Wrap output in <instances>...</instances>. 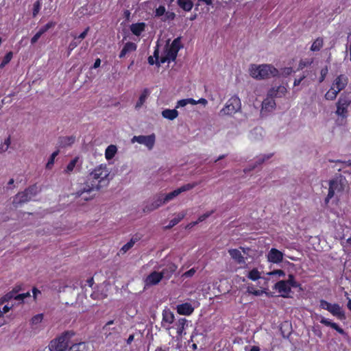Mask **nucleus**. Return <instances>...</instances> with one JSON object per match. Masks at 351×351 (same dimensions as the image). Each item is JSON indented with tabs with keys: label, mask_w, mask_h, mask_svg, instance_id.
I'll list each match as a JSON object with an SVG mask.
<instances>
[{
	"label": "nucleus",
	"mask_w": 351,
	"mask_h": 351,
	"mask_svg": "<svg viewBox=\"0 0 351 351\" xmlns=\"http://www.w3.org/2000/svg\"><path fill=\"white\" fill-rule=\"evenodd\" d=\"M112 178L110 170L106 164L95 167L89 173L86 183L75 193L76 197H81L84 200L92 199L90 193L94 190H99L107 186Z\"/></svg>",
	"instance_id": "f257e3e1"
},
{
	"label": "nucleus",
	"mask_w": 351,
	"mask_h": 351,
	"mask_svg": "<svg viewBox=\"0 0 351 351\" xmlns=\"http://www.w3.org/2000/svg\"><path fill=\"white\" fill-rule=\"evenodd\" d=\"M249 73L251 77L256 80L267 79L278 75V71L271 64H252L249 67Z\"/></svg>",
	"instance_id": "f03ea898"
},
{
	"label": "nucleus",
	"mask_w": 351,
	"mask_h": 351,
	"mask_svg": "<svg viewBox=\"0 0 351 351\" xmlns=\"http://www.w3.org/2000/svg\"><path fill=\"white\" fill-rule=\"evenodd\" d=\"M181 47L180 37H178L174 39L171 44H169L168 42L165 46L163 52L160 58L159 64H164L165 62L174 61Z\"/></svg>",
	"instance_id": "7ed1b4c3"
},
{
	"label": "nucleus",
	"mask_w": 351,
	"mask_h": 351,
	"mask_svg": "<svg viewBox=\"0 0 351 351\" xmlns=\"http://www.w3.org/2000/svg\"><path fill=\"white\" fill-rule=\"evenodd\" d=\"M73 335L71 332H66L58 338L52 340L49 345L50 351H66L68 350L70 339Z\"/></svg>",
	"instance_id": "20e7f679"
},
{
	"label": "nucleus",
	"mask_w": 351,
	"mask_h": 351,
	"mask_svg": "<svg viewBox=\"0 0 351 351\" xmlns=\"http://www.w3.org/2000/svg\"><path fill=\"white\" fill-rule=\"evenodd\" d=\"M300 285L295 280L292 274L289 275L287 280H280L276 283L274 288L281 296L287 298L291 292V288L298 287Z\"/></svg>",
	"instance_id": "39448f33"
},
{
	"label": "nucleus",
	"mask_w": 351,
	"mask_h": 351,
	"mask_svg": "<svg viewBox=\"0 0 351 351\" xmlns=\"http://www.w3.org/2000/svg\"><path fill=\"white\" fill-rule=\"evenodd\" d=\"M345 186V180L343 179H334L330 181L328 193L325 199V203L328 204L330 199L335 196L339 197L342 194Z\"/></svg>",
	"instance_id": "423d86ee"
},
{
	"label": "nucleus",
	"mask_w": 351,
	"mask_h": 351,
	"mask_svg": "<svg viewBox=\"0 0 351 351\" xmlns=\"http://www.w3.org/2000/svg\"><path fill=\"white\" fill-rule=\"evenodd\" d=\"M241 108V102L237 95L231 97L226 103L224 107L220 110L221 115H232Z\"/></svg>",
	"instance_id": "0eeeda50"
},
{
	"label": "nucleus",
	"mask_w": 351,
	"mask_h": 351,
	"mask_svg": "<svg viewBox=\"0 0 351 351\" xmlns=\"http://www.w3.org/2000/svg\"><path fill=\"white\" fill-rule=\"evenodd\" d=\"M197 184H198L197 182L189 183V184L182 185V186L179 187L178 189L174 190L167 194L163 195V199L165 200V204L168 203L169 202H170L172 199H173L174 198H176L180 193L193 189Z\"/></svg>",
	"instance_id": "6e6552de"
},
{
	"label": "nucleus",
	"mask_w": 351,
	"mask_h": 351,
	"mask_svg": "<svg viewBox=\"0 0 351 351\" xmlns=\"http://www.w3.org/2000/svg\"><path fill=\"white\" fill-rule=\"evenodd\" d=\"M163 204H165L163 199V194H158L146 203L143 210L145 213H149L157 209Z\"/></svg>",
	"instance_id": "1a4fd4ad"
},
{
	"label": "nucleus",
	"mask_w": 351,
	"mask_h": 351,
	"mask_svg": "<svg viewBox=\"0 0 351 351\" xmlns=\"http://www.w3.org/2000/svg\"><path fill=\"white\" fill-rule=\"evenodd\" d=\"M155 141H156V136L154 134L148 135V136H144V135L134 136L131 139V141L132 143L136 142L139 144L144 145L149 150H151L154 147V144H155Z\"/></svg>",
	"instance_id": "9d476101"
},
{
	"label": "nucleus",
	"mask_w": 351,
	"mask_h": 351,
	"mask_svg": "<svg viewBox=\"0 0 351 351\" xmlns=\"http://www.w3.org/2000/svg\"><path fill=\"white\" fill-rule=\"evenodd\" d=\"M351 100L346 96H341L337 103L336 114L339 117L345 118L347 117L348 108L350 106Z\"/></svg>",
	"instance_id": "9b49d317"
},
{
	"label": "nucleus",
	"mask_w": 351,
	"mask_h": 351,
	"mask_svg": "<svg viewBox=\"0 0 351 351\" xmlns=\"http://www.w3.org/2000/svg\"><path fill=\"white\" fill-rule=\"evenodd\" d=\"M284 254L276 248H271L267 254L269 262L272 263H280L283 260Z\"/></svg>",
	"instance_id": "f8f14e48"
},
{
	"label": "nucleus",
	"mask_w": 351,
	"mask_h": 351,
	"mask_svg": "<svg viewBox=\"0 0 351 351\" xmlns=\"http://www.w3.org/2000/svg\"><path fill=\"white\" fill-rule=\"evenodd\" d=\"M118 322H115L114 320L108 321L102 328L103 332L104 335L108 337L113 334H119V330L121 329V326L119 327L114 326L111 327L112 325L117 324Z\"/></svg>",
	"instance_id": "ddd939ff"
},
{
	"label": "nucleus",
	"mask_w": 351,
	"mask_h": 351,
	"mask_svg": "<svg viewBox=\"0 0 351 351\" xmlns=\"http://www.w3.org/2000/svg\"><path fill=\"white\" fill-rule=\"evenodd\" d=\"M161 275L159 271H154L151 272L145 279V285L150 287L158 284L162 280Z\"/></svg>",
	"instance_id": "4468645a"
},
{
	"label": "nucleus",
	"mask_w": 351,
	"mask_h": 351,
	"mask_svg": "<svg viewBox=\"0 0 351 351\" xmlns=\"http://www.w3.org/2000/svg\"><path fill=\"white\" fill-rule=\"evenodd\" d=\"M348 83V78L344 75H340L335 78L331 87L337 90L339 93L342 90Z\"/></svg>",
	"instance_id": "2eb2a0df"
},
{
	"label": "nucleus",
	"mask_w": 351,
	"mask_h": 351,
	"mask_svg": "<svg viewBox=\"0 0 351 351\" xmlns=\"http://www.w3.org/2000/svg\"><path fill=\"white\" fill-rule=\"evenodd\" d=\"M174 321V315L173 313L169 309H165L162 312V325L163 327H165L166 329L169 330L171 327L169 326Z\"/></svg>",
	"instance_id": "dca6fc26"
},
{
	"label": "nucleus",
	"mask_w": 351,
	"mask_h": 351,
	"mask_svg": "<svg viewBox=\"0 0 351 351\" xmlns=\"http://www.w3.org/2000/svg\"><path fill=\"white\" fill-rule=\"evenodd\" d=\"M189 322L185 318H180L176 322L173 327L176 329L178 336L182 337L186 334L184 331L188 327Z\"/></svg>",
	"instance_id": "f3484780"
},
{
	"label": "nucleus",
	"mask_w": 351,
	"mask_h": 351,
	"mask_svg": "<svg viewBox=\"0 0 351 351\" xmlns=\"http://www.w3.org/2000/svg\"><path fill=\"white\" fill-rule=\"evenodd\" d=\"M177 266L173 263H169L160 271L162 278L169 279L172 274L176 271Z\"/></svg>",
	"instance_id": "a211bd4d"
},
{
	"label": "nucleus",
	"mask_w": 351,
	"mask_h": 351,
	"mask_svg": "<svg viewBox=\"0 0 351 351\" xmlns=\"http://www.w3.org/2000/svg\"><path fill=\"white\" fill-rule=\"evenodd\" d=\"M176 310L180 315H190L194 311V307L190 303L186 302L177 305Z\"/></svg>",
	"instance_id": "6ab92c4d"
},
{
	"label": "nucleus",
	"mask_w": 351,
	"mask_h": 351,
	"mask_svg": "<svg viewBox=\"0 0 351 351\" xmlns=\"http://www.w3.org/2000/svg\"><path fill=\"white\" fill-rule=\"evenodd\" d=\"M276 103L274 98L271 96L267 97L263 100L262 103V112H269L275 109Z\"/></svg>",
	"instance_id": "aec40b11"
},
{
	"label": "nucleus",
	"mask_w": 351,
	"mask_h": 351,
	"mask_svg": "<svg viewBox=\"0 0 351 351\" xmlns=\"http://www.w3.org/2000/svg\"><path fill=\"white\" fill-rule=\"evenodd\" d=\"M228 253L231 258L238 264L244 265L245 259L242 254L241 252L237 249H230Z\"/></svg>",
	"instance_id": "412c9836"
},
{
	"label": "nucleus",
	"mask_w": 351,
	"mask_h": 351,
	"mask_svg": "<svg viewBox=\"0 0 351 351\" xmlns=\"http://www.w3.org/2000/svg\"><path fill=\"white\" fill-rule=\"evenodd\" d=\"M333 316L337 317L338 319L342 320L345 319V313L338 304H332L329 311Z\"/></svg>",
	"instance_id": "4be33fe9"
},
{
	"label": "nucleus",
	"mask_w": 351,
	"mask_h": 351,
	"mask_svg": "<svg viewBox=\"0 0 351 351\" xmlns=\"http://www.w3.org/2000/svg\"><path fill=\"white\" fill-rule=\"evenodd\" d=\"M287 88L284 86H278L271 88L268 91V95L274 97H282L285 95Z\"/></svg>",
	"instance_id": "5701e85b"
},
{
	"label": "nucleus",
	"mask_w": 351,
	"mask_h": 351,
	"mask_svg": "<svg viewBox=\"0 0 351 351\" xmlns=\"http://www.w3.org/2000/svg\"><path fill=\"white\" fill-rule=\"evenodd\" d=\"M27 192L25 191L21 193H19L14 198L13 204L16 206L20 204L25 203L30 199H32V196H29L27 194Z\"/></svg>",
	"instance_id": "b1692460"
},
{
	"label": "nucleus",
	"mask_w": 351,
	"mask_h": 351,
	"mask_svg": "<svg viewBox=\"0 0 351 351\" xmlns=\"http://www.w3.org/2000/svg\"><path fill=\"white\" fill-rule=\"evenodd\" d=\"M16 291L13 290L12 291L7 293L4 296L3 300L7 301L12 298H14L16 300L23 301L25 298L30 296V294L29 292H27L25 293L18 294V295H16Z\"/></svg>",
	"instance_id": "393cba45"
},
{
	"label": "nucleus",
	"mask_w": 351,
	"mask_h": 351,
	"mask_svg": "<svg viewBox=\"0 0 351 351\" xmlns=\"http://www.w3.org/2000/svg\"><path fill=\"white\" fill-rule=\"evenodd\" d=\"M320 323L326 326H330L332 328H333L334 330H335L337 332H338L339 334L341 335H344L345 334V332L344 330L340 328L337 324L335 323V322H332L330 319H327V318H325L324 317H321V319H320Z\"/></svg>",
	"instance_id": "a878e982"
},
{
	"label": "nucleus",
	"mask_w": 351,
	"mask_h": 351,
	"mask_svg": "<svg viewBox=\"0 0 351 351\" xmlns=\"http://www.w3.org/2000/svg\"><path fill=\"white\" fill-rule=\"evenodd\" d=\"M137 46L134 43L128 42L120 52L119 58H123L127 53L136 50Z\"/></svg>",
	"instance_id": "bb28decb"
},
{
	"label": "nucleus",
	"mask_w": 351,
	"mask_h": 351,
	"mask_svg": "<svg viewBox=\"0 0 351 351\" xmlns=\"http://www.w3.org/2000/svg\"><path fill=\"white\" fill-rule=\"evenodd\" d=\"M161 114L163 118L173 121L178 117V112L176 109H165L162 111Z\"/></svg>",
	"instance_id": "cd10ccee"
},
{
	"label": "nucleus",
	"mask_w": 351,
	"mask_h": 351,
	"mask_svg": "<svg viewBox=\"0 0 351 351\" xmlns=\"http://www.w3.org/2000/svg\"><path fill=\"white\" fill-rule=\"evenodd\" d=\"M150 95V90L148 88H145L143 90L137 103L136 104L135 108L138 110L141 108V106L144 104L146 99Z\"/></svg>",
	"instance_id": "c85d7f7f"
},
{
	"label": "nucleus",
	"mask_w": 351,
	"mask_h": 351,
	"mask_svg": "<svg viewBox=\"0 0 351 351\" xmlns=\"http://www.w3.org/2000/svg\"><path fill=\"white\" fill-rule=\"evenodd\" d=\"M145 23H133L130 25V30L133 34L136 36H140L141 33L145 30Z\"/></svg>",
	"instance_id": "c756f323"
},
{
	"label": "nucleus",
	"mask_w": 351,
	"mask_h": 351,
	"mask_svg": "<svg viewBox=\"0 0 351 351\" xmlns=\"http://www.w3.org/2000/svg\"><path fill=\"white\" fill-rule=\"evenodd\" d=\"M186 215L184 211L180 212L177 214L176 217L172 219L169 223L165 227L166 229H170L178 224Z\"/></svg>",
	"instance_id": "7c9ffc66"
},
{
	"label": "nucleus",
	"mask_w": 351,
	"mask_h": 351,
	"mask_svg": "<svg viewBox=\"0 0 351 351\" xmlns=\"http://www.w3.org/2000/svg\"><path fill=\"white\" fill-rule=\"evenodd\" d=\"M117 152V147L114 145H110L107 147L105 151V157L109 160L114 158L116 153Z\"/></svg>",
	"instance_id": "2f4dec72"
},
{
	"label": "nucleus",
	"mask_w": 351,
	"mask_h": 351,
	"mask_svg": "<svg viewBox=\"0 0 351 351\" xmlns=\"http://www.w3.org/2000/svg\"><path fill=\"white\" fill-rule=\"evenodd\" d=\"M272 154H263L257 156L250 169H255L258 165L263 164L265 161L269 160Z\"/></svg>",
	"instance_id": "473e14b6"
},
{
	"label": "nucleus",
	"mask_w": 351,
	"mask_h": 351,
	"mask_svg": "<svg viewBox=\"0 0 351 351\" xmlns=\"http://www.w3.org/2000/svg\"><path fill=\"white\" fill-rule=\"evenodd\" d=\"M178 5L185 11L191 10L193 3L191 0H177Z\"/></svg>",
	"instance_id": "72a5a7b5"
},
{
	"label": "nucleus",
	"mask_w": 351,
	"mask_h": 351,
	"mask_svg": "<svg viewBox=\"0 0 351 351\" xmlns=\"http://www.w3.org/2000/svg\"><path fill=\"white\" fill-rule=\"evenodd\" d=\"M66 351H87V346L84 342L74 343Z\"/></svg>",
	"instance_id": "f704fd0d"
},
{
	"label": "nucleus",
	"mask_w": 351,
	"mask_h": 351,
	"mask_svg": "<svg viewBox=\"0 0 351 351\" xmlns=\"http://www.w3.org/2000/svg\"><path fill=\"white\" fill-rule=\"evenodd\" d=\"M139 240V238L138 237H132L130 241H128L127 243H125L121 249V252L123 253H125L128 252L130 249H131L134 245Z\"/></svg>",
	"instance_id": "c9c22d12"
},
{
	"label": "nucleus",
	"mask_w": 351,
	"mask_h": 351,
	"mask_svg": "<svg viewBox=\"0 0 351 351\" xmlns=\"http://www.w3.org/2000/svg\"><path fill=\"white\" fill-rule=\"evenodd\" d=\"M11 145V137L8 136L0 145V154L7 152Z\"/></svg>",
	"instance_id": "e433bc0d"
},
{
	"label": "nucleus",
	"mask_w": 351,
	"mask_h": 351,
	"mask_svg": "<svg viewBox=\"0 0 351 351\" xmlns=\"http://www.w3.org/2000/svg\"><path fill=\"white\" fill-rule=\"evenodd\" d=\"M324 41L322 38H317L312 44L311 47V51H318L323 47Z\"/></svg>",
	"instance_id": "4c0bfd02"
},
{
	"label": "nucleus",
	"mask_w": 351,
	"mask_h": 351,
	"mask_svg": "<svg viewBox=\"0 0 351 351\" xmlns=\"http://www.w3.org/2000/svg\"><path fill=\"white\" fill-rule=\"evenodd\" d=\"M158 59H159V52H158V49H156L154 52V56H149L148 58V62L151 65H153L155 63L156 64L160 65V64H159L160 60L158 61Z\"/></svg>",
	"instance_id": "58836bf2"
},
{
	"label": "nucleus",
	"mask_w": 351,
	"mask_h": 351,
	"mask_svg": "<svg viewBox=\"0 0 351 351\" xmlns=\"http://www.w3.org/2000/svg\"><path fill=\"white\" fill-rule=\"evenodd\" d=\"M338 93L339 92L337 90L330 87V90L325 94V98L327 100H334L337 97Z\"/></svg>",
	"instance_id": "ea45409f"
},
{
	"label": "nucleus",
	"mask_w": 351,
	"mask_h": 351,
	"mask_svg": "<svg viewBox=\"0 0 351 351\" xmlns=\"http://www.w3.org/2000/svg\"><path fill=\"white\" fill-rule=\"evenodd\" d=\"M186 102H187V105L188 104L196 105V104H199L206 106L208 104L207 100L204 98H201L198 100H195L194 99H192V98H188V99H186Z\"/></svg>",
	"instance_id": "a19ab883"
},
{
	"label": "nucleus",
	"mask_w": 351,
	"mask_h": 351,
	"mask_svg": "<svg viewBox=\"0 0 351 351\" xmlns=\"http://www.w3.org/2000/svg\"><path fill=\"white\" fill-rule=\"evenodd\" d=\"M247 278L252 280L255 281L261 278V274L257 269H253L250 271H249L247 274Z\"/></svg>",
	"instance_id": "79ce46f5"
},
{
	"label": "nucleus",
	"mask_w": 351,
	"mask_h": 351,
	"mask_svg": "<svg viewBox=\"0 0 351 351\" xmlns=\"http://www.w3.org/2000/svg\"><path fill=\"white\" fill-rule=\"evenodd\" d=\"M43 319V314H37L31 319V325L32 326H36L38 324L41 323Z\"/></svg>",
	"instance_id": "37998d69"
},
{
	"label": "nucleus",
	"mask_w": 351,
	"mask_h": 351,
	"mask_svg": "<svg viewBox=\"0 0 351 351\" xmlns=\"http://www.w3.org/2000/svg\"><path fill=\"white\" fill-rule=\"evenodd\" d=\"M13 57V53L10 51L6 53L1 63L0 64V69H3L6 64H8Z\"/></svg>",
	"instance_id": "c03bdc74"
},
{
	"label": "nucleus",
	"mask_w": 351,
	"mask_h": 351,
	"mask_svg": "<svg viewBox=\"0 0 351 351\" xmlns=\"http://www.w3.org/2000/svg\"><path fill=\"white\" fill-rule=\"evenodd\" d=\"M78 157H75L73 160H71L69 163L67 165L66 168L65 169L66 173H69L74 169L77 161Z\"/></svg>",
	"instance_id": "a18cd8bd"
},
{
	"label": "nucleus",
	"mask_w": 351,
	"mask_h": 351,
	"mask_svg": "<svg viewBox=\"0 0 351 351\" xmlns=\"http://www.w3.org/2000/svg\"><path fill=\"white\" fill-rule=\"evenodd\" d=\"M247 293L252 294L256 296H260L264 293L262 290L255 289L253 285L248 286L247 288Z\"/></svg>",
	"instance_id": "49530a36"
},
{
	"label": "nucleus",
	"mask_w": 351,
	"mask_h": 351,
	"mask_svg": "<svg viewBox=\"0 0 351 351\" xmlns=\"http://www.w3.org/2000/svg\"><path fill=\"white\" fill-rule=\"evenodd\" d=\"M58 153L59 152L58 151H56L54 152H53L46 165V168L47 169H51V167L54 164V160H55V158L58 155Z\"/></svg>",
	"instance_id": "de8ad7c7"
},
{
	"label": "nucleus",
	"mask_w": 351,
	"mask_h": 351,
	"mask_svg": "<svg viewBox=\"0 0 351 351\" xmlns=\"http://www.w3.org/2000/svg\"><path fill=\"white\" fill-rule=\"evenodd\" d=\"M176 17V14L173 12H165L164 16L161 18V20L164 22L173 21Z\"/></svg>",
	"instance_id": "09e8293b"
},
{
	"label": "nucleus",
	"mask_w": 351,
	"mask_h": 351,
	"mask_svg": "<svg viewBox=\"0 0 351 351\" xmlns=\"http://www.w3.org/2000/svg\"><path fill=\"white\" fill-rule=\"evenodd\" d=\"M166 12V8L164 5H160L158 8L155 10V16L156 17H163L165 14Z\"/></svg>",
	"instance_id": "8fccbe9b"
},
{
	"label": "nucleus",
	"mask_w": 351,
	"mask_h": 351,
	"mask_svg": "<svg viewBox=\"0 0 351 351\" xmlns=\"http://www.w3.org/2000/svg\"><path fill=\"white\" fill-rule=\"evenodd\" d=\"M40 8H41V3L39 1H37L34 3L33 12H32L34 17H35L38 14V12H40Z\"/></svg>",
	"instance_id": "3c124183"
},
{
	"label": "nucleus",
	"mask_w": 351,
	"mask_h": 351,
	"mask_svg": "<svg viewBox=\"0 0 351 351\" xmlns=\"http://www.w3.org/2000/svg\"><path fill=\"white\" fill-rule=\"evenodd\" d=\"M80 41L78 40L77 37H75L74 40L69 45V55L70 54L71 51H73L80 44Z\"/></svg>",
	"instance_id": "603ef678"
},
{
	"label": "nucleus",
	"mask_w": 351,
	"mask_h": 351,
	"mask_svg": "<svg viewBox=\"0 0 351 351\" xmlns=\"http://www.w3.org/2000/svg\"><path fill=\"white\" fill-rule=\"evenodd\" d=\"M25 192H27V194L29 196H32V198L34 197L37 192V188L36 186H32L31 187H29L26 190H25Z\"/></svg>",
	"instance_id": "864d4df0"
},
{
	"label": "nucleus",
	"mask_w": 351,
	"mask_h": 351,
	"mask_svg": "<svg viewBox=\"0 0 351 351\" xmlns=\"http://www.w3.org/2000/svg\"><path fill=\"white\" fill-rule=\"evenodd\" d=\"M328 69L327 66H325L324 68L322 69V70L320 71V77L319 78V82L320 83L322 82L325 80V78L328 74Z\"/></svg>",
	"instance_id": "5fc2aeb1"
},
{
	"label": "nucleus",
	"mask_w": 351,
	"mask_h": 351,
	"mask_svg": "<svg viewBox=\"0 0 351 351\" xmlns=\"http://www.w3.org/2000/svg\"><path fill=\"white\" fill-rule=\"evenodd\" d=\"M313 63V60H301L299 63V69H303L304 68L311 65Z\"/></svg>",
	"instance_id": "6e6d98bb"
},
{
	"label": "nucleus",
	"mask_w": 351,
	"mask_h": 351,
	"mask_svg": "<svg viewBox=\"0 0 351 351\" xmlns=\"http://www.w3.org/2000/svg\"><path fill=\"white\" fill-rule=\"evenodd\" d=\"M331 305H332V304L329 303L328 302H327L324 300H321L319 302L320 308H322L324 310H327L328 311H329Z\"/></svg>",
	"instance_id": "4d7b16f0"
},
{
	"label": "nucleus",
	"mask_w": 351,
	"mask_h": 351,
	"mask_svg": "<svg viewBox=\"0 0 351 351\" xmlns=\"http://www.w3.org/2000/svg\"><path fill=\"white\" fill-rule=\"evenodd\" d=\"M267 275H269V276L278 275L279 276H285V273L283 270L277 269V270H274V271L267 273Z\"/></svg>",
	"instance_id": "13d9d810"
},
{
	"label": "nucleus",
	"mask_w": 351,
	"mask_h": 351,
	"mask_svg": "<svg viewBox=\"0 0 351 351\" xmlns=\"http://www.w3.org/2000/svg\"><path fill=\"white\" fill-rule=\"evenodd\" d=\"M195 272H196V270L194 268H192V269H189V271H186L185 273H184L182 276L185 277V278H189V277L193 276Z\"/></svg>",
	"instance_id": "bf43d9fd"
},
{
	"label": "nucleus",
	"mask_w": 351,
	"mask_h": 351,
	"mask_svg": "<svg viewBox=\"0 0 351 351\" xmlns=\"http://www.w3.org/2000/svg\"><path fill=\"white\" fill-rule=\"evenodd\" d=\"M213 213V211H210V212H208L206 213H204L202 215H200L199 217H198V221L199 222H202L203 221H204L206 219H207L209 216H210L212 215V213Z\"/></svg>",
	"instance_id": "052dcab7"
},
{
	"label": "nucleus",
	"mask_w": 351,
	"mask_h": 351,
	"mask_svg": "<svg viewBox=\"0 0 351 351\" xmlns=\"http://www.w3.org/2000/svg\"><path fill=\"white\" fill-rule=\"evenodd\" d=\"M187 105L186 99H183L179 100L176 104V108H180V107H184Z\"/></svg>",
	"instance_id": "680f3d73"
},
{
	"label": "nucleus",
	"mask_w": 351,
	"mask_h": 351,
	"mask_svg": "<svg viewBox=\"0 0 351 351\" xmlns=\"http://www.w3.org/2000/svg\"><path fill=\"white\" fill-rule=\"evenodd\" d=\"M41 36L42 35L37 32L36 34L32 38L31 43L32 45L35 44L38 41V40L40 38Z\"/></svg>",
	"instance_id": "e2e57ef3"
},
{
	"label": "nucleus",
	"mask_w": 351,
	"mask_h": 351,
	"mask_svg": "<svg viewBox=\"0 0 351 351\" xmlns=\"http://www.w3.org/2000/svg\"><path fill=\"white\" fill-rule=\"evenodd\" d=\"M89 31V27H87L86 29H85V30L82 32L77 37V39H84L85 38V37L86 36L87 34H88V32Z\"/></svg>",
	"instance_id": "0e129e2a"
},
{
	"label": "nucleus",
	"mask_w": 351,
	"mask_h": 351,
	"mask_svg": "<svg viewBox=\"0 0 351 351\" xmlns=\"http://www.w3.org/2000/svg\"><path fill=\"white\" fill-rule=\"evenodd\" d=\"M306 77L305 75H303L299 79H295L293 82L294 86H297L300 84L301 82Z\"/></svg>",
	"instance_id": "69168bd1"
},
{
	"label": "nucleus",
	"mask_w": 351,
	"mask_h": 351,
	"mask_svg": "<svg viewBox=\"0 0 351 351\" xmlns=\"http://www.w3.org/2000/svg\"><path fill=\"white\" fill-rule=\"evenodd\" d=\"M56 23L54 22H49L45 25H44L45 28L47 29H49L50 28L54 27Z\"/></svg>",
	"instance_id": "338daca9"
},
{
	"label": "nucleus",
	"mask_w": 351,
	"mask_h": 351,
	"mask_svg": "<svg viewBox=\"0 0 351 351\" xmlns=\"http://www.w3.org/2000/svg\"><path fill=\"white\" fill-rule=\"evenodd\" d=\"M100 64H101V60L99 58H97V59H96L92 68L97 69L100 66Z\"/></svg>",
	"instance_id": "774afa93"
}]
</instances>
